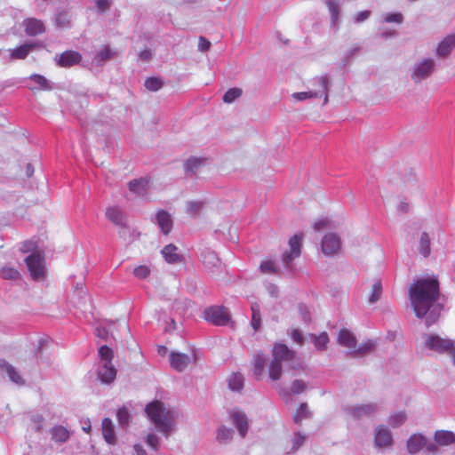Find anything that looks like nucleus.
Masks as SVG:
<instances>
[{
    "label": "nucleus",
    "mask_w": 455,
    "mask_h": 455,
    "mask_svg": "<svg viewBox=\"0 0 455 455\" xmlns=\"http://www.w3.org/2000/svg\"><path fill=\"white\" fill-rule=\"evenodd\" d=\"M409 296L413 310L418 317L421 318L429 312L426 319L427 326L437 321L443 309L440 304H436L440 296L437 278L418 279L411 284Z\"/></svg>",
    "instance_id": "obj_1"
},
{
    "label": "nucleus",
    "mask_w": 455,
    "mask_h": 455,
    "mask_svg": "<svg viewBox=\"0 0 455 455\" xmlns=\"http://www.w3.org/2000/svg\"><path fill=\"white\" fill-rule=\"evenodd\" d=\"M287 362L291 363L292 369L300 366L296 353L284 344H276L272 351V360L269 365V377L273 380H278L282 376V363Z\"/></svg>",
    "instance_id": "obj_2"
},
{
    "label": "nucleus",
    "mask_w": 455,
    "mask_h": 455,
    "mask_svg": "<svg viewBox=\"0 0 455 455\" xmlns=\"http://www.w3.org/2000/svg\"><path fill=\"white\" fill-rule=\"evenodd\" d=\"M145 411L160 432L164 435L171 432L174 422V412L166 410L162 402L153 401L149 403L146 406Z\"/></svg>",
    "instance_id": "obj_3"
},
{
    "label": "nucleus",
    "mask_w": 455,
    "mask_h": 455,
    "mask_svg": "<svg viewBox=\"0 0 455 455\" xmlns=\"http://www.w3.org/2000/svg\"><path fill=\"white\" fill-rule=\"evenodd\" d=\"M338 343L351 350L354 355H363L371 352L374 348L372 340L363 341L359 347L356 345V338L353 332L347 329H342L338 335Z\"/></svg>",
    "instance_id": "obj_4"
},
{
    "label": "nucleus",
    "mask_w": 455,
    "mask_h": 455,
    "mask_svg": "<svg viewBox=\"0 0 455 455\" xmlns=\"http://www.w3.org/2000/svg\"><path fill=\"white\" fill-rule=\"evenodd\" d=\"M314 83L319 84V90H309L308 92H295L292 98L296 100H305L311 98L324 96L323 103L328 102L329 80L326 76H316Z\"/></svg>",
    "instance_id": "obj_5"
},
{
    "label": "nucleus",
    "mask_w": 455,
    "mask_h": 455,
    "mask_svg": "<svg viewBox=\"0 0 455 455\" xmlns=\"http://www.w3.org/2000/svg\"><path fill=\"white\" fill-rule=\"evenodd\" d=\"M204 319L214 325L224 326L231 321L229 311L225 307L212 306L204 310Z\"/></svg>",
    "instance_id": "obj_6"
},
{
    "label": "nucleus",
    "mask_w": 455,
    "mask_h": 455,
    "mask_svg": "<svg viewBox=\"0 0 455 455\" xmlns=\"http://www.w3.org/2000/svg\"><path fill=\"white\" fill-rule=\"evenodd\" d=\"M25 262L33 280L38 281L44 278V259L41 254L31 253L26 258Z\"/></svg>",
    "instance_id": "obj_7"
},
{
    "label": "nucleus",
    "mask_w": 455,
    "mask_h": 455,
    "mask_svg": "<svg viewBox=\"0 0 455 455\" xmlns=\"http://www.w3.org/2000/svg\"><path fill=\"white\" fill-rule=\"evenodd\" d=\"M427 347L437 353H445L453 347V341L448 339H443L438 335H428L426 340Z\"/></svg>",
    "instance_id": "obj_8"
},
{
    "label": "nucleus",
    "mask_w": 455,
    "mask_h": 455,
    "mask_svg": "<svg viewBox=\"0 0 455 455\" xmlns=\"http://www.w3.org/2000/svg\"><path fill=\"white\" fill-rule=\"evenodd\" d=\"M435 62L432 60L427 59L419 63L411 75L414 82H420L427 78L434 70Z\"/></svg>",
    "instance_id": "obj_9"
},
{
    "label": "nucleus",
    "mask_w": 455,
    "mask_h": 455,
    "mask_svg": "<svg viewBox=\"0 0 455 455\" xmlns=\"http://www.w3.org/2000/svg\"><path fill=\"white\" fill-rule=\"evenodd\" d=\"M195 361H196L195 354H193L192 356H189V355L182 354V353H174V352H172L170 355L171 366L178 371H184L188 367V365H189L190 363H192Z\"/></svg>",
    "instance_id": "obj_10"
},
{
    "label": "nucleus",
    "mask_w": 455,
    "mask_h": 455,
    "mask_svg": "<svg viewBox=\"0 0 455 455\" xmlns=\"http://www.w3.org/2000/svg\"><path fill=\"white\" fill-rule=\"evenodd\" d=\"M340 248V241L337 235L327 234L322 240V251L325 255H334Z\"/></svg>",
    "instance_id": "obj_11"
},
{
    "label": "nucleus",
    "mask_w": 455,
    "mask_h": 455,
    "mask_svg": "<svg viewBox=\"0 0 455 455\" xmlns=\"http://www.w3.org/2000/svg\"><path fill=\"white\" fill-rule=\"evenodd\" d=\"M301 240L302 237L298 235H295L290 238V250L289 251H286L283 256V261L285 264H290L294 259L298 258L300 255Z\"/></svg>",
    "instance_id": "obj_12"
},
{
    "label": "nucleus",
    "mask_w": 455,
    "mask_h": 455,
    "mask_svg": "<svg viewBox=\"0 0 455 455\" xmlns=\"http://www.w3.org/2000/svg\"><path fill=\"white\" fill-rule=\"evenodd\" d=\"M82 60V55L76 51H65L57 59L56 62L59 67L70 68L78 64Z\"/></svg>",
    "instance_id": "obj_13"
},
{
    "label": "nucleus",
    "mask_w": 455,
    "mask_h": 455,
    "mask_svg": "<svg viewBox=\"0 0 455 455\" xmlns=\"http://www.w3.org/2000/svg\"><path fill=\"white\" fill-rule=\"evenodd\" d=\"M393 438L390 430L384 427L379 426L375 430V445L379 448L391 446Z\"/></svg>",
    "instance_id": "obj_14"
},
{
    "label": "nucleus",
    "mask_w": 455,
    "mask_h": 455,
    "mask_svg": "<svg viewBox=\"0 0 455 455\" xmlns=\"http://www.w3.org/2000/svg\"><path fill=\"white\" fill-rule=\"evenodd\" d=\"M101 432L105 441L111 445L116 444V437L115 427L112 420L108 418L103 419L101 422Z\"/></svg>",
    "instance_id": "obj_15"
},
{
    "label": "nucleus",
    "mask_w": 455,
    "mask_h": 455,
    "mask_svg": "<svg viewBox=\"0 0 455 455\" xmlns=\"http://www.w3.org/2000/svg\"><path fill=\"white\" fill-rule=\"evenodd\" d=\"M51 439L56 443H64L69 437L70 433L67 427L61 425H55L50 429Z\"/></svg>",
    "instance_id": "obj_16"
},
{
    "label": "nucleus",
    "mask_w": 455,
    "mask_h": 455,
    "mask_svg": "<svg viewBox=\"0 0 455 455\" xmlns=\"http://www.w3.org/2000/svg\"><path fill=\"white\" fill-rule=\"evenodd\" d=\"M453 48H455V34L449 35L441 41L436 50L437 55L446 57Z\"/></svg>",
    "instance_id": "obj_17"
},
{
    "label": "nucleus",
    "mask_w": 455,
    "mask_h": 455,
    "mask_svg": "<svg viewBox=\"0 0 455 455\" xmlns=\"http://www.w3.org/2000/svg\"><path fill=\"white\" fill-rule=\"evenodd\" d=\"M25 32L28 36H37L44 32L45 28L40 20L37 19H28L24 21Z\"/></svg>",
    "instance_id": "obj_18"
},
{
    "label": "nucleus",
    "mask_w": 455,
    "mask_h": 455,
    "mask_svg": "<svg viewBox=\"0 0 455 455\" xmlns=\"http://www.w3.org/2000/svg\"><path fill=\"white\" fill-rule=\"evenodd\" d=\"M149 184L150 178L148 177L132 180L129 182V189L139 196H144Z\"/></svg>",
    "instance_id": "obj_19"
},
{
    "label": "nucleus",
    "mask_w": 455,
    "mask_h": 455,
    "mask_svg": "<svg viewBox=\"0 0 455 455\" xmlns=\"http://www.w3.org/2000/svg\"><path fill=\"white\" fill-rule=\"evenodd\" d=\"M162 255L165 261L170 264H175L182 261V256L178 253L177 246L172 243L164 247L162 250Z\"/></svg>",
    "instance_id": "obj_20"
},
{
    "label": "nucleus",
    "mask_w": 455,
    "mask_h": 455,
    "mask_svg": "<svg viewBox=\"0 0 455 455\" xmlns=\"http://www.w3.org/2000/svg\"><path fill=\"white\" fill-rule=\"evenodd\" d=\"M98 374L102 382L110 383L116 379V370L112 362L109 363H103V365L99 369Z\"/></svg>",
    "instance_id": "obj_21"
},
{
    "label": "nucleus",
    "mask_w": 455,
    "mask_h": 455,
    "mask_svg": "<svg viewBox=\"0 0 455 455\" xmlns=\"http://www.w3.org/2000/svg\"><path fill=\"white\" fill-rule=\"evenodd\" d=\"M426 446V438L421 435H412L407 441V450L411 454L419 452Z\"/></svg>",
    "instance_id": "obj_22"
},
{
    "label": "nucleus",
    "mask_w": 455,
    "mask_h": 455,
    "mask_svg": "<svg viewBox=\"0 0 455 455\" xmlns=\"http://www.w3.org/2000/svg\"><path fill=\"white\" fill-rule=\"evenodd\" d=\"M156 220L162 232L164 235H168L172 228V220L171 215L164 210L159 211L156 215Z\"/></svg>",
    "instance_id": "obj_23"
},
{
    "label": "nucleus",
    "mask_w": 455,
    "mask_h": 455,
    "mask_svg": "<svg viewBox=\"0 0 455 455\" xmlns=\"http://www.w3.org/2000/svg\"><path fill=\"white\" fill-rule=\"evenodd\" d=\"M234 425L237 427L242 437H244L248 431L247 417L243 412L234 411L231 415Z\"/></svg>",
    "instance_id": "obj_24"
},
{
    "label": "nucleus",
    "mask_w": 455,
    "mask_h": 455,
    "mask_svg": "<svg viewBox=\"0 0 455 455\" xmlns=\"http://www.w3.org/2000/svg\"><path fill=\"white\" fill-rule=\"evenodd\" d=\"M252 371L254 376L259 379L262 378L265 371L266 358L263 354L256 353L252 358Z\"/></svg>",
    "instance_id": "obj_25"
},
{
    "label": "nucleus",
    "mask_w": 455,
    "mask_h": 455,
    "mask_svg": "<svg viewBox=\"0 0 455 455\" xmlns=\"http://www.w3.org/2000/svg\"><path fill=\"white\" fill-rule=\"evenodd\" d=\"M435 441L442 446L455 443V435L451 431L438 430L435 433Z\"/></svg>",
    "instance_id": "obj_26"
},
{
    "label": "nucleus",
    "mask_w": 455,
    "mask_h": 455,
    "mask_svg": "<svg viewBox=\"0 0 455 455\" xmlns=\"http://www.w3.org/2000/svg\"><path fill=\"white\" fill-rule=\"evenodd\" d=\"M0 368L5 370L10 379L16 384H23L24 381L16 369L9 364L4 359H0Z\"/></svg>",
    "instance_id": "obj_27"
},
{
    "label": "nucleus",
    "mask_w": 455,
    "mask_h": 455,
    "mask_svg": "<svg viewBox=\"0 0 455 455\" xmlns=\"http://www.w3.org/2000/svg\"><path fill=\"white\" fill-rule=\"evenodd\" d=\"M29 80L33 81L36 85L29 86L31 91L41 90V91H50L52 90V86L48 80L38 74H33L29 76Z\"/></svg>",
    "instance_id": "obj_28"
},
{
    "label": "nucleus",
    "mask_w": 455,
    "mask_h": 455,
    "mask_svg": "<svg viewBox=\"0 0 455 455\" xmlns=\"http://www.w3.org/2000/svg\"><path fill=\"white\" fill-rule=\"evenodd\" d=\"M106 217L116 225H123L124 217L122 212L116 207H109L106 210Z\"/></svg>",
    "instance_id": "obj_29"
},
{
    "label": "nucleus",
    "mask_w": 455,
    "mask_h": 455,
    "mask_svg": "<svg viewBox=\"0 0 455 455\" xmlns=\"http://www.w3.org/2000/svg\"><path fill=\"white\" fill-rule=\"evenodd\" d=\"M251 327L255 331H259L261 326V315L259 310V305L258 303H252L251 307Z\"/></svg>",
    "instance_id": "obj_30"
},
{
    "label": "nucleus",
    "mask_w": 455,
    "mask_h": 455,
    "mask_svg": "<svg viewBox=\"0 0 455 455\" xmlns=\"http://www.w3.org/2000/svg\"><path fill=\"white\" fill-rule=\"evenodd\" d=\"M0 276L4 280H18L20 279L21 275L20 272L12 267H3L0 269Z\"/></svg>",
    "instance_id": "obj_31"
},
{
    "label": "nucleus",
    "mask_w": 455,
    "mask_h": 455,
    "mask_svg": "<svg viewBox=\"0 0 455 455\" xmlns=\"http://www.w3.org/2000/svg\"><path fill=\"white\" fill-rule=\"evenodd\" d=\"M32 48L33 44L20 45L11 52V58L23 60L28 56Z\"/></svg>",
    "instance_id": "obj_32"
},
{
    "label": "nucleus",
    "mask_w": 455,
    "mask_h": 455,
    "mask_svg": "<svg viewBox=\"0 0 455 455\" xmlns=\"http://www.w3.org/2000/svg\"><path fill=\"white\" fill-rule=\"evenodd\" d=\"M430 238L427 233L423 232L419 240V252L425 258L428 257L430 254Z\"/></svg>",
    "instance_id": "obj_33"
},
{
    "label": "nucleus",
    "mask_w": 455,
    "mask_h": 455,
    "mask_svg": "<svg viewBox=\"0 0 455 455\" xmlns=\"http://www.w3.org/2000/svg\"><path fill=\"white\" fill-rule=\"evenodd\" d=\"M229 388L234 391H240L243 387V377L240 373H233L228 380Z\"/></svg>",
    "instance_id": "obj_34"
},
{
    "label": "nucleus",
    "mask_w": 455,
    "mask_h": 455,
    "mask_svg": "<svg viewBox=\"0 0 455 455\" xmlns=\"http://www.w3.org/2000/svg\"><path fill=\"white\" fill-rule=\"evenodd\" d=\"M314 338V344L316 349L318 350H324L327 347V344L330 341L328 334L323 331L321 332L319 335H313Z\"/></svg>",
    "instance_id": "obj_35"
},
{
    "label": "nucleus",
    "mask_w": 455,
    "mask_h": 455,
    "mask_svg": "<svg viewBox=\"0 0 455 455\" xmlns=\"http://www.w3.org/2000/svg\"><path fill=\"white\" fill-rule=\"evenodd\" d=\"M310 417L307 403H301L293 415L295 423L299 424L303 419Z\"/></svg>",
    "instance_id": "obj_36"
},
{
    "label": "nucleus",
    "mask_w": 455,
    "mask_h": 455,
    "mask_svg": "<svg viewBox=\"0 0 455 455\" xmlns=\"http://www.w3.org/2000/svg\"><path fill=\"white\" fill-rule=\"evenodd\" d=\"M233 437V430L226 427H220L217 432V440L220 443H227Z\"/></svg>",
    "instance_id": "obj_37"
},
{
    "label": "nucleus",
    "mask_w": 455,
    "mask_h": 455,
    "mask_svg": "<svg viewBox=\"0 0 455 455\" xmlns=\"http://www.w3.org/2000/svg\"><path fill=\"white\" fill-rule=\"evenodd\" d=\"M243 91L241 88L234 87L228 89L223 96V101L225 103H232L234 100L241 97Z\"/></svg>",
    "instance_id": "obj_38"
},
{
    "label": "nucleus",
    "mask_w": 455,
    "mask_h": 455,
    "mask_svg": "<svg viewBox=\"0 0 455 455\" xmlns=\"http://www.w3.org/2000/svg\"><path fill=\"white\" fill-rule=\"evenodd\" d=\"M115 323L110 322L105 325H100L96 328V336L102 339L107 340L109 336V331H112V327H114Z\"/></svg>",
    "instance_id": "obj_39"
},
{
    "label": "nucleus",
    "mask_w": 455,
    "mask_h": 455,
    "mask_svg": "<svg viewBox=\"0 0 455 455\" xmlns=\"http://www.w3.org/2000/svg\"><path fill=\"white\" fill-rule=\"evenodd\" d=\"M99 356L103 363H109L112 362L114 353L109 347L103 345L99 348Z\"/></svg>",
    "instance_id": "obj_40"
},
{
    "label": "nucleus",
    "mask_w": 455,
    "mask_h": 455,
    "mask_svg": "<svg viewBox=\"0 0 455 455\" xmlns=\"http://www.w3.org/2000/svg\"><path fill=\"white\" fill-rule=\"evenodd\" d=\"M376 406L373 404H365L355 407L353 409V415L355 417H361L363 415H369L375 411Z\"/></svg>",
    "instance_id": "obj_41"
},
{
    "label": "nucleus",
    "mask_w": 455,
    "mask_h": 455,
    "mask_svg": "<svg viewBox=\"0 0 455 455\" xmlns=\"http://www.w3.org/2000/svg\"><path fill=\"white\" fill-rule=\"evenodd\" d=\"M407 417L404 412H396L389 417L388 423L391 427H397L403 425Z\"/></svg>",
    "instance_id": "obj_42"
},
{
    "label": "nucleus",
    "mask_w": 455,
    "mask_h": 455,
    "mask_svg": "<svg viewBox=\"0 0 455 455\" xmlns=\"http://www.w3.org/2000/svg\"><path fill=\"white\" fill-rule=\"evenodd\" d=\"M115 52L111 51L109 46H104L100 51L98 52V53L95 56V60L98 63H101L103 61H106L109 59H111L114 56Z\"/></svg>",
    "instance_id": "obj_43"
},
{
    "label": "nucleus",
    "mask_w": 455,
    "mask_h": 455,
    "mask_svg": "<svg viewBox=\"0 0 455 455\" xmlns=\"http://www.w3.org/2000/svg\"><path fill=\"white\" fill-rule=\"evenodd\" d=\"M382 291V285L381 282L379 280H376L375 283L372 284L371 288V293L369 298V301L371 303H374L380 298Z\"/></svg>",
    "instance_id": "obj_44"
},
{
    "label": "nucleus",
    "mask_w": 455,
    "mask_h": 455,
    "mask_svg": "<svg viewBox=\"0 0 455 455\" xmlns=\"http://www.w3.org/2000/svg\"><path fill=\"white\" fill-rule=\"evenodd\" d=\"M204 159L198 157H190L187 160L185 168L187 172H194L204 163Z\"/></svg>",
    "instance_id": "obj_45"
},
{
    "label": "nucleus",
    "mask_w": 455,
    "mask_h": 455,
    "mask_svg": "<svg viewBox=\"0 0 455 455\" xmlns=\"http://www.w3.org/2000/svg\"><path fill=\"white\" fill-rule=\"evenodd\" d=\"M144 85L148 90L156 92V91H158L162 87L163 83L157 77H149L145 81Z\"/></svg>",
    "instance_id": "obj_46"
},
{
    "label": "nucleus",
    "mask_w": 455,
    "mask_h": 455,
    "mask_svg": "<svg viewBox=\"0 0 455 455\" xmlns=\"http://www.w3.org/2000/svg\"><path fill=\"white\" fill-rule=\"evenodd\" d=\"M260 271L264 274L276 273L275 263L271 259L263 260L259 266Z\"/></svg>",
    "instance_id": "obj_47"
},
{
    "label": "nucleus",
    "mask_w": 455,
    "mask_h": 455,
    "mask_svg": "<svg viewBox=\"0 0 455 455\" xmlns=\"http://www.w3.org/2000/svg\"><path fill=\"white\" fill-rule=\"evenodd\" d=\"M133 275L139 279H145L150 275V268L145 265L138 266L134 268Z\"/></svg>",
    "instance_id": "obj_48"
},
{
    "label": "nucleus",
    "mask_w": 455,
    "mask_h": 455,
    "mask_svg": "<svg viewBox=\"0 0 455 455\" xmlns=\"http://www.w3.org/2000/svg\"><path fill=\"white\" fill-rule=\"evenodd\" d=\"M117 419L119 424L124 426L127 425L130 419L129 411L125 408H121L117 411Z\"/></svg>",
    "instance_id": "obj_49"
},
{
    "label": "nucleus",
    "mask_w": 455,
    "mask_h": 455,
    "mask_svg": "<svg viewBox=\"0 0 455 455\" xmlns=\"http://www.w3.org/2000/svg\"><path fill=\"white\" fill-rule=\"evenodd\" d=\"M307 388V386L304 381L297 379L293 381L291 390L293 394H301Z\"/></svg>",
    "instance_id": "obj_50"
},
{
    "label": "nucleus",
    "mask_w": 455,
    "mask_h": 455,
    "mask_svg": "<svg viewBox=\"0 0 455 455\" xmlns=\"http://www.w3.org/2000/svg\"><path fill=\"white\" fill-rule=\"evenodd\" d=\"M146 443L152 449H154V450L158 449L159 442H158V438L156 435H154V434L148 435Z\"/></svg>",
    "instance_id": "obj_51"
},
{
    "label": "nucleus",
    "mask_w": 455,
    "mask_h": 455,
    "mask_svg": "<svg viewBox=\"0 0 455 455\" xmlns=\"http://www.w3.org/2000/svg\"><path fill=\"white\" fill-rule=\"evenodd\" d=\"M327 5H328V8L332 15V18L333 19H337L338 18V13H339V6H338V4L335 0H328L326 2Z\"/></svg>",
    "instance_id": "obj_52"
},
{
    "label": "nucleus",
    "mask_w": 455,
    "mask_h": 455,
    "mask_svg": "<svg viewBox=\"0 0 455 455\" xmlns=\"http://www.w3.org/2000/svg\"><path fill=\"white\" fill-rule=\"evenodd\" d=\"M387 22L401 23L403 21V15L401 13H391L386 16Z\"/></svg>",
    "instance_id": "obj_53"
},
{
    "label": "nucleus",
    "mask_w": 455,
    "mask_h": 455,
    "mask_svg": "<svg viewBox=\"0 0 455 455\" xmlns=\"http://www.w3.org/2000/svg\"><path fill=\"white\" fill-rule=\"evenodd\" d=\"M291 339L296 343H298L299 345H301L303 343V336L299 330H297V329L292 330L291 332Z\"/></svg>",
    "instance_id": "obj_54"
},
{
    "label": "nucleus",
    "mask_w": 455,
    "mask_h": 455,
    "mask_svg": "<svg viewBox=\"0 0 455 455\" xmlns=\"http://www.w3.org/2000/svg\"><path fill=\"white\" fill-rule=\"evenodd\" d=\"M304 441H305V436L300 435L299 433H297L293 439V449H295V450L299 449Z\"/></svg>",
    "instance_id": "obj_55"
},
{
    "label": "nucleus",
    "mask_w": 455,
    "mask_h": 455,
    "mask_svg": "<svg viewBox=\"0 0 455 455\" xmlns=\"http://www.w3.org/2000/svg\"><path fill=\"white\" fill-rule=\"evenodd\" d=\"M202 209V204L201 203H190L188 206V212L190 214H196Z\"/></svg>",
    "instance_id": "obj_56"
},
{
    "label": "nucleus",
    "mask_w": 455,
    "mask_h": 455,
    "mask_svg": "<svg viewBox=\"0 0 455 455\" xmlns=\"http://www.w3.org/2000/svg\"><path fill=\"white\" fill-rule=\"evenodd\" d=\"M96 5L100 12L107 11L110 6L108 0H96Z\"/></svg>",
    "instance_id": "obj_57"
},
{
    "label": "nucleus",
    "mask_w": 455,
    "mask_h": 455,
    "mask_svg": "<svg viewBox=\"0 0 455 455\" xmlns=\"http://www.w3.org/2000/svg\"><path fill=\"white\" fill-rule=\"evenodd\" d=\"M210 46L211 43L207 39L202 36L199 38L198 47L201 51H206L210 48Z\"/></svg>",
    "instance_id": "obj_58"
},
{
    "label": "nucleus",
    "mask_w": 455,
    "mask_h": 455,
    "mask_svg": "<svg viewBox=\"0 0 455 455\" xmlns=\"http://www.w3.org/2000/svg\"><path fill=\"white\" fill-rule=\"evenodd\" d=\"M209 262V263H212L213 265H215V262L219 261L217 256L215 253L213 252H209L206 256H204V263L205 264L206 262Z\"/></svg>",
    "instance_id": "obj_59"
},
{
    "label": "nucleus",
    "mask_w": 455,
    "mask_h": 455,
    "mask_svg": "<svg viewBox=\"0 0 455 455\" xmlns=\"http://www.w3.org/2000/svg\"><path fill=\"white\" fill-rule=\"evenodd\" d=\"M371 14V12L370 11H363V12H360L357 15H356V18H355V20L357 22H362L363 20H365L366 19L369 18Z\"/></svg>",
    "instance_id": "obj_60"
},
{
    "label": "nucleus",
    "mask_w": 455,
    "mask_h": 455,
    "mask_svg": "<svg viewBox=\"0 0 455 455\" xmlns=\"http://www.w3.org/2000/svg\"><path fill=\"white\" fill-rule=\"evenodd\" d=\"M133 449H134V454L133 455H147L146 451L143 450L141 445H140V444L134 445Z\"/></svg>",
    "instance_id": "obj_61"
},
{
    "label": "nucleus",
    "mask_w": 455,
    "mask_h": 455,
    "mask_svg": "<svg viewBox=\"0 0 455 455\" xmlns=\"http://www.w3.org/2000/svg\"><path fill=\"white\" fill-rule=\"evenodd\" d=\"M140 58L142 60H148L150 58H151V52L149 50H144L142 51L140 53Z\"/></svg>",
    "instance_id": "obj_62"
},
{
    "label": "nucleus",
    "mask_w": 455,
    "mask_h": 455,
    "mask_svg": "<svg viewBox=\"0 0 455 455\" xmlns=\"http://www.w3.org/2000/svg\"><path fill=\"white\" fill-rule=\"evenodd\" d=\"M327 225V221L326 220H321V221H318L316 223L314 224V228L315 230H321L322 228H323L325 226Z\"/></svg>",
    "instance_id": "obj_63"
},
{
    "label": "nucleus",
    "mask_w": 455,
    "mask_h": 455,
    "mask_svg": "<svg viewBox=\"0 0 455 455\" xmlns=\"http://www.w3.org/2000/svg\"><path fill=\"white\" fill-rule=\"evenodd\" d=\"M426 450L429 452H435L437 451V447L435 446V444L434 443H426V446H425Z\"/></svg>",
    "instance_id": "obj_64"
}]
</instances>
